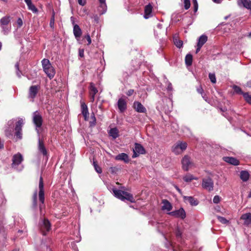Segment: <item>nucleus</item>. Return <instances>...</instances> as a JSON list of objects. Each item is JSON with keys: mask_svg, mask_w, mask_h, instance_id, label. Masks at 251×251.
I'll list each match as a JSON object with an SVG mask.
<instances>
[{"mask_svg": "<svg viewBox=\"0 0 251 251\" xmlns=\"http://www.w3.org/2000/svg\"><path fill=\"white\" fill-rule=\"evenodd\" d=\"M112 190L114 196L122 201L127 200L131 202H135V200L132 194L124 191L116 189V188H113Z\"/></svg>", "mask_w": 251, "mask_h": 251, "instance_id": "obj_1", "label": "nucleus"}, {"mask_svg": "<svg viewBox=\"0 0 251 251\" xmlns=\"http://www.w3.org/2000/svg\"><path fill=\"white\" fill-rule=\"evenodd\" d=\"M41 63L45 74L50 78L51 79L53 78L55 74V71L50 60L48 59L44 58L42 60Z\"/></svg>", "mask_w": 251, "mask_h": 251, "instance_id": "obj_2", "label": "nucleus"}, {"mask_svg": "<svg viewBox=\"0 0 251 251\" xmlns=\"http://www.w3.org/2000/svg\"><path fill=\"white\" fill-rule=\"evenodd\" d=\"M187 144L185 142L177 141L172 148V151L176 155L182 153L187 148Z\"/></svg>", "mask_w": 251, "mask_h": 251, "instance_id": "obj_3", "label": "nucleus"}, {"mask_svg": "<svg viewBox=\"0 0 251 251\" xmlns=\"http://www.w3.org/2000/svg\"><path fill=\"white\" fill-rule=\"evenodd\" d=\"M39 200L41 202L42 204L39 205V208L40 211H42V208L43 207V205L45 201V194H44V183H43V179L42 176L40 177L39 183Z\"/></svg>", "mask_w": 251, "mask_h": 251, "instance_id": "obj_4", "label": "nucleus"}, {"mask_svg": "<svg viewBox=\"0 0 251 251\" xmlns=\"http://www.w3.org/2000/svg\"><path fill=\"white\" fill-rule=\"evenodd\" d=\"M202 187L209 192L213 190L214 182L212 179L210 177H204L202 179Z\"/></svg>", "mask_w": 251, "mask_h": 251, "instance_id": "obj_5", "label": "nucleus"}, {"mask_svg": "<svg viewBox=\"0 0 251 251\" xmlns=\"http://www.w3.org/2000/svg\"><path fill=\"white\" fill-rule=\"evenodd\" d=\"M24 123V119L21 118H18V120L16 123L15 127V135L20 139L22 138V128Z\"/></svg>", "mask_w": 251, "mask_h": 251, "instance_id": "obj_6", "label": "nucleus"}, {"mask_svg": "<svg viewBox=\"0 0 251 251\" xmlns=\"http://www.w3.org/2000/svg\"><path fill=\"white\" fill-rule=\"evenodd\" d=\"M33 121L34 124L36 125L37 132L39 133V130L37 129V127H40L41 126L43 120L41 115L38 111H36L33 114Z\"/></svg>", "mask_w": 251, "mask_h": 251, "instance_id": "obj_7", "label": "nucleus"}, {"mask_svg": "<svg viewBox=\"0 0 251 251\" xmlns=\"http://www.w3.org/2000/svg\"><path fill=\"white\" fill-rule=\"evenodd\" d=\"M40 228L44 235L46 234V233L50 231V224L49 220L44 219L40 224Z\"/></svg>", "mask_w": 251, "mask_h": 251, "instance_id": "obj_8", "label": "nucleus"}, {"mask_svg": "<svg viewBox=\"0 0 251 251\" xmlns=\"http://www.w3.org/2000/svg\"><path fill=\"white\" fill-rule=\"evenodd\" d=\"M39 89L40 86L38 85H33L30 87L28 98L31 101H34V99L36 97Z\"/></svg>", "mask_w": 251, "mask_h": 251, "instance_id": "obj_9", "label": "nucleus"}, {"mask_svg": "<svg viewBox=\"0 0 251 251\" xmlns=\"http://www.w3.org/2000/svg\"><path fill=\"white\" fill-rule=\"evenodd\" d=\"M133 154L132 158H135L137 157L140 154H145V150L143 147L140 144L135 143L134 145V148L133 149Z\"/></svg>", "mask_w": 251, "mask_h": 251, "instance_id": "obj_10", "label": "nucleus"}, {"mask_svg": "<svg viewBox=\"0 0 251 251\" xmlns=\"http://www.w3.org/2000/svg\"><path fill=\"white\" fill-rule=\"evenodd\" d=\"M182 168L184 170L187 171L189 167L192 166L193 163L191 161L190 157L188 155H185L182 160Z\"/></svg>", "mask_w": 251, "mask_h": 251, "instance_id": "obj_11", "label": "nucleus"}, {"mask_svg": "<svg viewBox=\"0 0 251 251\" xmlns=\"http://www.w3.org/2000/svg\"><path fill=\"white\" fill-rule=\"evenodd\" d=\"M168 214L176 218H180L182 219H184L186 217L185 212L182 208L177 210L170 212Z\"/></svg>", "mask_w": 251, "mask_h": 251, "instance_id": "obj_12", "label": "nucleus"}, {"mask_svg": "<svg viewBox=\"0 0 251 251\" xmlns=\"http://www.w3.org/2000/svg\"><path fill=\"white\" fill-rule=\"evenodd\" d=\"M73 17L71 18V19L72 21V24L74 25L73 33L75 38L77 40H78L81 36L82 31L78 25L75 24V22L73 21Z\"/></svg>", "mask_w": 251, "mask_h": 251, "instance_id": "obj_13", "label": "nucleus"}, {"mask_svg": "<svg viewBox=\"0 0 251 251\" xmlns=\"http://www.w3.org/2000/svg\"><path fill=\"white\" fill-rule=\"evenodd\" d=\"M117 106L121 113L124 112L127 108V101L125 98H120L117 102Z\"/></svg>", "mask_w": 251, "mask_h": 251, "instance_id": "obj_14", "label": "nucleus"}, {"mask_svg": "<svg viewBox=\"0 0 251 251\" xmlns=\"http://www.w3.org/2000/svg\"><path fill=\"white\" fill-rule=\"evenodd\" d=\"M23 158L21 154L17 153L15 154L12 159L13 163L12 166L13 168H16V167L19 165L23 161Z\"/></svg>", "mask_w": 251, "mask_h": 251, "instance_id": "obj_15", "label": "nucleus"}, {"mask_svg": "<svg viewBox=\"0 0 251 251\" xmlns=\"http://www.w3.org/2000/svg\"><path fill=\"white\" fill-rule=\"evenodd\" d=\"M38 149L39 151L44 156H47L48 151L46 149L44 142L41 139L38 140Z\"/></svg>", "mask_w": 251, "mask_h": 251, "instance_id": "obj_16", "label": "nucleus"}, {"mask_svg": "<svg viewBox=\"0 0 251 251\" xmlns=\"http://www.w3.org/2000/svg\"><path fill=\"white\" fill-rule=\"evenodd\" d=\"M223 160L225 162L234 166H237L239 164V161L233 157H224Z\"/></svg>", "mask_w": 251, "mask_h": 251, "instance_id": "obj_17", "label": "nucleus"}, {"mask_svg": "<svg viewBox=\"0 0 251 251\" xmlns=\"http://www.w3.org/2000/svg\"><path fill=\"white\" fill-rule=\"evenodd\" d=\"M133 107L138 112L145 113L147 111L146 108L141 104V103L138 101H135L134 102Z\"/></svg>", "mask_w": 251, "mask_h": 251, "instance_id": "obj_18", "label": "nucleus"}, {"mask_svg": "<svg viewBox=\"0 0 251 251\" xmlns=\"http://www.w3.org/2000/svg\"><path fill=\"white\" fill-rule=\"evenodd\" d=\"M152 7L150 4H149L145 6L144 10L145 14L144 16L145 19H148L152 16Z\"/></svg>", "mask_w": 251, "mask_h": 251, "instance_id": "obj_19", "label": "nucleus"}, {"mask_svg": "<svg viewBox=\"0 0 251 251\" xmlns=\"http://www.w3.org/2000/svg\"><path fill=\"white\" fill-rule=\"evenodd\" d=\"M241 219L244 221V225L248 226L251 224V213H248L242 215Z\"/></svg>", "mask_w": 251, "mask_h": 251, "instance_id": "obj_20", "label": "nucleus"}, {"mask_svg": "<svg viewBox=\"0 0 251 251\" xmlns=\"http://www.w3.org/2000/svg\"><path fill=\"white\" fill-rule=\"evenodd\" d=\"M115 159L117 160H121L125 163H128L129 161L128 155L125 153H120L115 156Z\"/></svg>", "mask_w": 251, "mask_h": 251, "instance_id": "obj_21", "label": "nucleus"}, {"mask_svg": "<svg viewBox=\"0 0 251 251\" xmlns=\"http://www.w3.org/2000/svg\"><path fill=\"white\" fill-rule=\"evenodd\" d=\"M14 124V120L9 121L8 122V126H9L7 129L5 130V133L6 136L9 137L12 135L13 132V125Z\"/></svg>", "mask_w": 251, "mask_h": 251, "instance_id": "obj_22", "label": "nucleus"}, {"mask_svg": "<svg viewBox=\"0 0 251 251\" xmlns=\"http://www.w3.org/2000/svg\"><path fill=\"white\" fill-rule=\"evenodd\" d=\"M163 206H162V209L164 210H166L168 211H170L172 209V205L171 203L166 200H163L162 201Z\"/></svg>", "mask_w": 251, "mask_h": 251, "instance_id": "obj_23", "label": "nucleus"}, {"mask_svg": "<svg viewBox=\"0 0 251 251\" xmlns=\"http://www.w3.org/2000/svg\"><path fill=\"white\" fill-rule=\"evenodd\" d=\"M10 17L9 16H5L2 17L0 21V25L3 30H4V28L5 26L9 24L10 22Z\"/></svg>", "mask_w": 251, "mask_h": 251, "instance_id": "obj_24", "label": "nucleus"}, {"mask_svg": "<svg viewBox=\"0 0 251 251\" xmlns=\"http://www.w3.org/2000/svg\"><path fill=\"white\" fill-rule=\"evenodd\" d=\"M82 114L84 117L85 120H87L88 118V110L87 105L84 103H81V105Z\"/></svg>", "mask_w": 251, "mask_h": 251, "instance_id": "obj_25", "label": "nucleus"}, {"mask_svg": "<svg viewBox=\"0 0 251 251\" xmlns=\"http://www.w3.org/2000/svg\"><path fill=\"white\" fill-rule=\"evenodd\" d=\"M25 2L27 5L29 10L32 11L33 13H36L38 11L35 5L32 3L31 0H24Z\"/></svg>", "mask_w": 251, "mask_h": 251, "instance_id": "obj_26", "label": "nucleus"}, {"mask_svg": "<svg viewBox=\"0 0 251 251\" xmlns=\"http://www.w3.org/2000/svg\"><path fill=\"white\" fill-rule=\"evenodd\" d=\"M207 40V37L206 35H201L198 39L197 45L202 47V46L206 43Z\"/></svg>", "mask_w": 251, "mask_h": 251, "instance_id": "obj_27", "label": "nucleus"}, {"mask_svg": "<svg viewBox=\"0 0 251 251\" xmlns=\"http://www.w3.org/2000/svg\"><path fill=\"white\" fill-rule=\"evenodd\" d=\"M239 2L243 6L248 9L251 10V1L250 0H239Z\"/></svg>", "mask_w": 251, "mask_h": 251, "instance_id": "obj_28", "label": "nucleus"}, {"mask_svg": "<svg viewBox=\"0 0 251 251\" xmlns=\"http://www.w3.org/2000/svg\"><path fill=\"white\" fill-rule=\"evenodd\" d=\"M249 173L246 171H242L240 173V178L244 181L249 179Z\"/></svg>", "mask_w": 251, "mask_h": 251, "instance_id": "obj_29", "label": "nucleus"}, {"mask_svg": "<svg viewBox=\"0 0 251 251\" xmlns=\"http://www.w3.org/2000/svg\"><path fill=\"white\" fill-rule=\"evenodd\" d=\"M184 199L192 205H197L198 204V201L192 197L185 196L184 197Z\"/></svg>", "mask_w": 251, "mask_h": 251, "instance_id": "obj_30", "label": "nucleus"}, {"mask_svg": "<svg viewBox=\"0 0 251 251\" xmlns=\"http://www.w3.org/2000/svg\"><path fill=\"white\" fill-rule=\"evenodd\" d=\"M109 134L113 138L116 139L119 136L118 130L116 128H111L109 131Z\"/></svg>", "mask_w": 251, "mask_h": 251, "instance_id": "obj_31", "label": "nucleus"}, {"mask_svg": "<svg viewBox=\"0 0 251 251\" xmlns=\"http://www.w3.org/2000/svg\"><path fill=\"white\" fill-rule=\"evenodd\" d=\"M192 55L190 54H188L185 56V63L187 66H190L192 63Z\"/></svg>", "mask_w": 251, "mask_h": 251, "instance_id": "obj_32", "label": "nucleus"}, {"mask_svg": "<svg viewBox=\"0 0 251 251\" xmlns=\"http://www.w3.org/2000/svg\"><path fill=\"white\" fill-rule=\"evenodd\" d=\"M183 179L185 182H190L193 179H197V178L191 174H187L183 177Z\"/></svg>", "mask_w": 251, "mask_h": 251, "instance_id": "obj_33", "label": "nucleus"}, {"mask_svg": "<svg viewBox=\"0 0 251 251\" xmlns=\"http://www.w3.org/2000/svg\"><path fill=\"white\" fill-rule=\"evenodd\" d=\"M100 9H101V10H100V12L101 13V14H103L104 13H105V12L106 11V10H107V5H106V2H101V3H100Z\"/></svg>", "mask_w": 251, "mask_h": 251, "instance_id": "obj_34", "label": "nucleus"}, {"mask_svg": "<svg viewBox=\"0 0 251 251\" xmlns=\"http://www.w3.org/2000/svg\"><path fill=\"white\" fill-rule=\"evenodd\" d=\"M98 92V91L95 87L94 84L93 83H91L90 85V94L96 95Z\"/></svg>", "mask_w": 251, "mask_h": 251, "instance_id": "obj_35", "label": "nucleus"}, {"mask_svg": "<svg viewBox=\"0 0 251 251\" xmlns=\"http://www.w3.org/2000/svg\"><path fill=\"white\" fill-rule=\"evenodd\" d=\"M37 206V191L36 190L33 195V206L36 208Z\"/></svg>", "mask_w": 251, "mask_h": 251, "instance_id": "obj_36", "label": "nucleus"}, {"mask_svg": "<svg viewBox=\"0 0 251 251\" xmlns=\"http://www.w3.org/2000/svg\"><path fill=\"white\" fill-rule=\"evenodd\" d=\"M243 97L247 102L251 104V95L248 93H245L243 94Z\"/></svg>", "mask_w": 251, "mask_h": 251, "instance_id": "obj_37", "label": "nucleus"}, {"mask_svg": "<svg viewBox=\"0 0 251 251\" xmlns=\"http://www.w3.org/2000/svg\"><path fill=\"white\" fill-rule=\"evenodd\" d=\"M174 42L175 45L178 48L182 47L183 42L181 40H177V39L174 38Z\"/></svg>", "mask_w": 251, "mask_h": 251, "instance_id": "obj_38", "label": "nucleus"}, {"mask_svg": "<svg viewBox=\"0 0 251 251\" xmlns=\"http://www.w3.org/2000/svg\"><path fill=\"white\" fill-rule=\"evenodd\" d=\"M233 89L234 92L237 94H240L243 95V94L245 93L242 91L241 89L237 85H234L233 86Z\"/></svg>", "mask_w": 251, "mask_h": 251, "instance_id": "obj_39", "label": "nucleus"}, {"mask_svg": "<svg viewBox=\"0 0 251 251\" xmlns=\"http://www.w3.org/2000/svg\"><path fill=\"white\" fill-rule=\"evenodd\" d=\"M209 78L213 83H215L216 82V76L214 74L210 73L209 74Z\"/></svg>", "mask_w": 251, "mask_h": 251, "instance_id": "obj_40", "label": "nucleus"}, {"mask_svg": "<svg viewBox=\"0 0 251 251\" xmlns=\"http://www.w3.org/2000/svg\"><path fill=\"white\" fill-rule=\"evenodd\" d=\"M217 219L222 224H226L228 223V221L224 217L221 216H217Z\"/></svg>", "mask_w": 251, "mask_h": 251, "instance_id": "obj_41", "label": "nucleus"}, {"mask_svg": "<svg viewBox=\"0 0 251 251\" xmlns=\"http://www.w3.org/2000/svg\"><path fill=\"white\" fill-rule=\"evenodd\" d=\"M184 6L185 9H188L190 6V0H184Z\"/></svg>", "mask_w": 251, "mask_h": 251, "instance_id": "obj_42", "label": "nucleus"}, {"mask_svg": "<svg viewBox=\"0 0 251 251\" xmlns=\"http://www.w3.org/2000/svg\"><path fill=\"white\" fill-rule=\"evenodd\" d=\"M16 26H17V28H20L23 25V24L22 20L20 18H18V19L17 20V21L16 22Z\"/></svg>", "mask_w": 251, "mask_h": 251, "instance_id": "obj_43", "label": "nucleus"}, {"mask_svg": "<svg viewBox=\"0 0 251 251\" xmlns=\"http://www.w3.org/2000/svg\"><path fill=\"white\" fill-rule=\"evenodd\" d=\"M93 164L96 172L99 174H100L102 172L101 168L95 162H94Z\"/></svg>", "mask_w": 251, "mask_h": 251, "instance_id": "obj_44", "label": "nucleus"}, {"mask_svg": "<svg viewBox=\"0 0 251 251\" xmlns=\"http://www.w3.org/2000/svg\"><path fill=\"white\" fill-rule=\"evenodd\" d=\"M193 3L194 4V12H196L198 9V3L197 0H193Z\"/></svg>", "mask_w": 251, "mask_h": 251, "instance_id": "obj_45", "label": "nucleus"}, {"mask_svg": "<svg viewBox=\"0 0 251 251\" xmlns=\"http://www.w3.org/2000/svg\"><path fill=\"white\" fill-rule=\"evenodd\" d=\"M15 68L17 70V75L18 77H21V72L19 71V64L18 62L16 63L15 64Z\"/></svg>", "mask_w": 251, "mask_h": 251, "instance_id": "obj_46", "label": "nucleus"}, {"mask_svg": "<svg viewBox=\"0 0 251 251\" xmlns=\"http://www.w3.org/2000/svg\"><path fill=\"white\" fill-rule=\"evenodd\" d=\"M221 200V198L219 196H214L213 201L215 203H218Z\"/></svg>", "mask_w": 251, "mask_h": 251, "instance_id": "obj_47", "label": "nucleus"}, {"mask_svg": "<svg viewBox=\"0 0 251 251\" xmlns=\"http://www.w3.org/2000/svg\"><path fill=\"white\" fill-rule=\"evenodd\" d=\"M85 38H86V39L87 40V42H88V44L87 45H90L91 44L92 41H91V39L90 38V36L89 34H87L85 36Z\"/></svg>", "mask_w": 251, "mask_h": 251, "instance_id": "obj_48", "label": "nucleus"}, {"mask_svg": "<svg viewBox=\"0 0 251 251\" xmlns=\"http://www.w3.org/2000/svg\"><path fill=\"white\" fill-rule=\"evenodd\" d=\"M54 17L53 16L50 20V26L51 27H53V26H54Z\"/></svg>", "mask_w": 251, "mask_h": 251, "instance_id": "obj_49", "label": "nucleus"}, {"mask_svg": "<svg viewBox=\"0 0 251 251\" xmlns=\"http://www.w3.org/2000/svg\"><path fill=\"white\" fill-rule=\"evenodd\" d=\"M133 93H134V90L129 89V90L127 91V92H126V94L128 96H130L133 94Z\"/></svg>", "mask_w": 251, "mask_h": 251, "instance_id": "obj_50", "label": "nucleus"}, {"mask_svg": "<svg viewBox=\"0 0 251 251\" xmlns=\"http://www.w3.org/2000/svg\"><path fill=\"white\" fill-rule=\"evenodd\" d=\"M79 55L81 57H83L84 56V50L83 49H79Z\"/></svg>", "mask_w": 251, "mask_h": 251, "instance_id": "obj_51", "label": "nucleus"}, {"mask_svg": "<svg viewBox=\"0 0 251 251\" xmlns=\"http://www.w3.org/2000/svg\"><path fill=\"white\" fill-rule=\"evenodd\" d=\"M96 119L95 116H94V120L93 121L90 122V126H94L96 125Z\"/></svg>", "mask_w": 251, "mask_h": 251, "instance_id": "obj_52", "label": "nucleus"}, {"mask_svg": "<svg viewBox=\"0 0 251 251\" xmlns=\"http://www.w3.org/2000/svg\"><path fill=\"white\" fill-rule=\"evenodd\" d=\"M167 89L169 91H172L173 90L172 85L170 82L168 83V86H167Z\"/></svg>", "mask_w": 251, "mask_h": 251, "instance_id": "obj_53", "label": "nucleus"}, {"mask_svg": "<svg viewBox=\"0 0 251 251\" xmlns=\"http://www.w3.org/2000/svg\"><path fill=\"white\" fill-rule=\"evenodd\" d=\"M181 234L182 233H181V231L178 229H177L176 232V235L177 237H181Z\"/></svg>", "mask_w": 251, "mask_h": 251, "instance_id": "obj_54", "label": "nucleus"}, {"mask_svg": "<svg viewBox=\"0 0 251 251\" xmlns=\"http://www.w3.org/2000/svg\"><path fill=\"white\" fill-rule=\"evenodd\" d=\"M197 91L200 94H203V89L201 86H200L199 88L197 89Z\"/></svg>", "mask_w": 251, "mask_h": 251, "instance_id": "obj_55", "label": "nucleus"}, {"mask_svg": "<svg viewBox=\"0 0 251 251\" xmlns=\"http://www.w3.org/2000/svg\"><path fill=\"white\" fill-rule=\"evenodd\" d=\"M78 1V3L80 5H82V6H83L85 5V1H83L82 0H77Z\"/></svg>", "mask_w": 251, "mask_h": 251, "instance_id": "obj_56", "label": "nucleus"}, {"mask_svg": "<svg viewBox=\"0 0 251 251\" xmlns=\"http://www.w3.org/2000/svg\"><path fill=\"white\" fill-rule=\"evenodd\" d=\"M90 99H91V100L93 102L95 100V95H94V94H90Z\"/></svg>", "mask_w": 251, "mask_h": 251, "instance_id": "obj_57", "label": "nucleus"}, {"mask_svg": "<svg viewBox=\"0 0 251 251\" xmlns=\"http://www.w3.org/2000/svg\"><path fill=\"white\" fill-rule=\"evenodd\" d=\"M4 147L3 142L0 140V149H3Z\"/></svg>", "mask_w": 251, "mask_h": 251, "instance_id": "obj_58", "label": "nucleus"}, {"mask_svg": "<svg viewBox=\"0 0 251 251\" xmlns=\"http://www.w3.org/2000/svg\"><path fill=\"white\" fill-rule=\"evenodd\" d=\"M201 48V47L197 45V48L196 51V53H198L200 51Z\"/></svg>", "mask_w": 251, "mask_h": 251, "instance_id": "obj_59", "label": "nucleus"}, {"mask_svg": "<svg viewBox=\"0 0 251 251\" xmlns=\"http://www.w3.org/2000/svg\"><path fill=\"white\" fill-rule=\"evenodd\" d=\"M5 33L7 34L8 32V29L6 27V26H5L4 30H3Z\"/></svg>", "mask_w": 251, "mask_h": 251, "instance_id": "obj_60", "label": "nucleus"}, {"mask_svg": "<svg viewBox=\"0 0 251 251\" xmlns=\"http://www.w3.org/2000/svg\"><path fill=\"white\" fill-rule=\"evenodd\" d=\"M214 2L217 3H220L221 1V0H212Z\"/></svg>", "mask_w": 251, "mask_h": 251, "instance_id": "obj_61", "label": "nucleus"}, {"mask_svg": "<svg viewBox=\"0 0 251 251\" xmlns=\"http://www.w3.org/2000/svg\"><path fill=\"white\" fill-rule=\"evenodd\" d=\"M157 27L158 28H160L161 29L162 28V25L160 24V23H159L157 24Z\"/></svg>", "mask_w": 251, "mask_h": 251, "instance_id": "obj_62", "label": "nucleus"}, {"mask_svg": "<svg viewBox=\"0 0 251 251\" xmlns=\"http://www.w3.org/2000/svg\"><path fill=\"white\" fill-rule=\"evenodd\" d=\"M248 86L249 87H251V81L248 82Z\"/></svg>", "mask_w": 251, "mask_h": 251, "instance_id": "obj_63", "label": "nucleus"}, {"mask_svg": "<svg viewBox=\"0 0 251 251\" xmlns=\"http://www.w3.org/2000/svg\"><path fill=\"white\" fill-rule=\"evenodd\" d=\"M248 197L249 198H251V191L250 192V193L249 194V195H248Z\"/></svg>", "mask_w": 251, "mask_h": 251, "instance_id": "obj_64", "label": "nucleus"}]
</instances>
